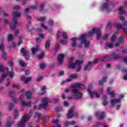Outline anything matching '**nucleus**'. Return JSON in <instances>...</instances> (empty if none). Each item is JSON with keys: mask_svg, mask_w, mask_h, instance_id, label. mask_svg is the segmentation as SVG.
I'll return each instance as SVG.
<instances>
[{"mask_svg": "<svg viewBox=\"0 0 127 127\" xmlns=\"http://www.w3.org/2000/svg\"><path fill=\"white\" fill-rule=\"evenodd\" d=\"M119 11L120 14H124V13H125V11H124V7H120L119 8Z\"/></svg>", "mask_w": 127, "mask_h": 127, "instance_id": "34", "label": "nucleus"}, {"mask_svg": "<svg viewBox=\"0 0 127 127\" xmlns=\"http://www.w3.org/2000/svg\"><path fill=\"white\" fill-rule=\"evenodd\" d=\"M69 123L70 124V126H75V125H76V122L75 121H71Z\"/></svg>", "mask_w": 127, "mask_h": 127, "instance_id": "61", "label": "nucleus"}, {"mask_svg": "<svg viewBox=\"0 0 127 127\" xmlns=\"http://www.w3.org/2000/svg\"><path fill=\"white\" fill-rule=\"evenodd\" d=\"M100 10H106L107 12H110L111 9L109 7V3H105L103 6L100 8Z\"/></svg>", "mask_w": 127, "mask_h": 127, "instance_id": "10", "label": "nucleus"}, {"mask_svg": "<svg viewBox=\"0 0 127 127\" xmlns=\"http://www.w3.org/2000/svg\"><path fill=\"white\" fill-rule=\"evenodd\" d=\"M121 100L120 99H113L111 100V106H112V107H114V105H115V104H116V103H121Z\"/></svg>", "mask_w": 127, "mask_h": 127, "instance_id": "19", "label": "nucleus"}, {"mask_svg": "<svg viewBox=\"0 0 127 127\" xmlns=\"http://www.w3.org/2000/svg\"><path fill=\"white\" fill-rule=\"evenodd\" d=\"M82 63H83V61H80L79 60H77L76 62V64L77 65V71H79V70H80V69H81V64H82Z\"/></svg>", "mask_w": 127, "mask_h": 127, "instance_id": "21", "label": "nucleus"}, {"mask_svg": "<svg viewBox=\"0 0 127 127\" xmlns=\"http://www.w3.org/2000/svg\"><path fill=\"white\" fill-rule=\"evenodd\" d=\"M23 39V37H22L21 36H19V41H18V46H19V45H20V44H21L22 43Z\"/></svg>", "mask_w": 127, "mask_h": 127, "instance_id": "32", "label": "nucleus"}, {"mask_svg": "<svg viewBox=\"0 0 127 127\" xmlns=\"http://www.w3.org/2000/svg\"><path fill=\"white\" fill-rule=\"evenodd\" d=\"M23 98H24V96H23V94H22L20 96L19 100L21 101V105L23 107H24V106H26V107H30L31 106V103L30 102H29L28 103H25L24 101H22V100H23Z\"/></svg>", "mask_w": 127, "mask_h": 127, "instance_id": "9", "label": "nucleus"}, {"mask_svg": "<svg viewBox=\"0 0 127 127\" xmlns=\"http://www.w3.org/2000/svg\"><path fill=\"white\" fill-rule=\"evenodd\" d=\"M14 113V119H17V113H18L17 110H15Z\"/></svg>", "mask_w": 127, "mask_h": 127, "instance_id": "54", "label": "nucleus"}, {"mask_svg": "<svg viewBox=\"0 0 127 127\" xmlns=\"http://www.w3.org/2000/svg\"><path fill=\"white\" fill-rule=\"evenodd\" d=\"M60 46L59 44H57L56 45L55 50L56 51H58L60 49Z\"/></svg>", "mask_w": 127, "mask_h": 127, "instance_id": "48", "label": "nucleus"}, {"mask_svg": "<svg viewBox=\"0 0 127 127\" xmlns=\"http://www.w3.org/2000/svg\"><path fill=\"white\" fill-rule=\"evenodd\" d=\"M64 125L65 127H69V126H70V122H65Z\"/></svg>", "mask_w": 127, "mask_h": 127, "instance_id": "57", "label": "nucleus"}, {"mask_svg": "<svg viewBox=\"0 0 127 127\" xmlns=\"http://www.w3.org/2000/svg\"><path fill=\"white\" fill-rule=\"evenodd\" d=\"M46 90V86L45 85L43 86L41 88V91L42 92H43L40 93V95H41V96H43V95H45V93H46V91H45Z\"/></svg>", "mask_w": 127, "mask_h": 127, "instance_id": "24", "label": "nucleus"}, {"mask_svg": "<svg viewBox=\"0 0 127 127\" xmlns=\"http://www.w3.org/2000/svg\"><path fill=\"white\" fill-rule=\"evenodd\" d=\"M71 40L72 41V47H75V46H77V41L78 40V39L76 37H72L71 39Z\"/></svg>", "mask_w": 127, "mask_h": 127, "instance_id": "17", "label": "nucleus"}, {"mask_svg": "<svg viewBox=\"0 0 127 127\" xmlns=\"http://www.w3.org/2000/svg\"><path fill=\"white\" fill-rule=\"evenodd\" d=\"M61 43L62 44H63V45H65V44H67V43H68V40L62 39L61 40Z\"/></svg>", "mask_w": 127, "mask_h": 127, "instance_id": "39", "label": "nucleus"}, {"mask_svg": "<svg viewBox=\"0 0 127 127\" xmlns=\"http://www.w3.org/2000/svg\"><path fill=\"white\" fill-rule=\"evenodd\" d=\"M111 58H113L114 60H120V59H122V57H119V56L112 54L111 57L106 56L103 57L101 59V61L102 62H104L105 61H109L111 59Z\"/></svg>", "mask_w": 127, "mask_h": 127, "instance_id": "6", "label": "nucleus"}, {"mask_svg": "<svg viewBox=\"0 0 127 127\" xmlns=\"http://www.w3.org/2000/svg\"><path fill=\"white\" fill-rule=\"evenodd\" d=\"M48 24L51 26H52V25H54V22L52 20H50L48 21Z\"/></svg>", "mask_w": 127, "mask_h": 127, "instance_id": "47", "label": "nucleus"}, {"mask_svg": "<svg viewBox=\"0 0 127 127\" xmlns=\"http://www.w3.org/2000/svg\"><path fill=\"white\" fill-rule=\"evenodd\" d=\"M63 37L64 39H67L68 38V36L67 35V33H63Z\"/></svg>", "mask_w": 127, "mask_h": 127, "instance_id": "49", "label": "nucleus"}, {"mask_svg": "<svg viewBox=\"0 0 127 127\" xmlns=\"http://www.w3.org/2000/svg\"><path fill=\"white\" fill-rule=\"evenodd\" d=\"M58 102H59V99L58 98H54L53 100V103H54V104H56V103H58Z\"/></svg>", "mask_w": 127, "mask_h": 127, "instance_id": "52", "label": "nucleus"}, {"mask_svg": "<svg viewBox=\"0 0 127 127\" xmlns=\"http://www.w3.org/2000/svg\"><path fill=\"white\" fill-rule=\"evenodd\" d=\"M21 53H22L24 56H28L29 54V51L25 50L24 48H22L21 50Z\"/></svg>", "mask_w": 127, "mask_h": 127, "instance_id": "18", "label": "nucleus"}, {"mask_svg": "<svg viewBox=\"0 0 127 127\" xmlns=\"http://www.w3.org/2000/svg\"><path fill=\"white\" fill-rule=\"evenodd\" d=\"M38 49H39V47L37 46L35 48H33V49H31L32 53V54L34 55L37 51H38Z\"/></svg>", "mask_w": 127, "mask_h": 127, "instance_id": "26", "label": "nucleus"}, {"mask_svg": "<svg viewBox=\"0 0 127 127\" xmlns=\"http://www.w3.org/2000/svg\"><path fill=\"white\" fill-rule=\"evenodd\" d=\"M39 37H40V38H44V36H45V35L43 34H40L39 35Z\"/></svg>", "mask_w": 127, "mask_h": 127, "instance_id": "63", "label": "nucleus"}, {"mask_svg": "<svg viewBox=\"0 0 127 127\" xmlns=\"http://www.w3.org/2000/svg\"><path fill=\"white\" fill-rule=\"evenodd\" d=\"M105 118V113L102 112L101 113L100 116L99 118V120H103Z\"/></svg>", "mask_w": 127, "mask_h": 127, "instance_id": "40", "label": "nucleus"}, {"mask_svg": "<svg viewBox=\"0 0 127 127\" xmlns=\"http://www.w3.org/2000/svg\"><path fill=\"white\" fill-rule=\"evenodd\" d=\"M2 59H3V60H6L7 59V55L6 54L5 52H3L2 54Z\"/></svg>", "mask_w": 127, "mask_h": 127, "instance_id": "30", "label": "nucleus"}, {"mask_svg": "<svg viewBox=\"0 0 127 127\" xmlns=\"http://www.w3.org/2000/svg\"><path fill=\"white\" fill-rule=\"evenodd\" d=\"M19 33V30H17L15 31V33H14V36H18V34Z\"/></svg>", "mask_w": 127, "mask_h": 127, "instance_id": "55", "label": "nucleus"}, {"mask_svg": "<svg viewBox=\"0 0 127 127\" xmlns=\"http://www.w3.org/2000/svg\"><path fill=\"white\" fill-rule=\"evenodd\" d=\"M74 111V107L70 108L66 114V117L67 119H72L74 117V114H73V112Z\"/></svg>", "mask_w": 127, "mask_h": 127, "instance_id": "12", "label": "nucleus"}, {"mask_svg": "<svg viewBox=\"0 0 127 127\" xmlns=\"http://www.w3.org/2000/svg\"><path fill=\"white\" fill-rule=\"evenodd\" d=\"M48 105V100L47 98H44L42 100V103L39 104V107L40 108H43L45 109Z\"/></svg>", "mask_w": 127, "mask_h": 127, "instance_id": "8", "label": "nucleus"}, {"mask_svg": "<svg viewBox=\"0 0 127 127\" xmlns=\"http://www.w3.org/2000/svg\"><path fill=\"white\" fill-rule=\"evenodd\" d=\"M64 54H61L58 57V61L60 65H61L63 63V60L64 59Z\"/></svg>", "mask_w": 127, "mask_h": 127, "instance_id": "14", "label": "nucleus"}, {"mask_svg": "<svg viewBox=\"0 0 127 127\" xmlns=\"http://www.w3.org/2000/svg\"><path fill=\"white\" fill-rule=\"evenodd\" d=\"M41 26L42 28H43L44 29H45V30H47L48 29V27H47V26L44 25V24L42 23L41 24Z\"/></svg>", "mask_w": 127, "mask_h": 127, "instance_id": "42", "label": "nucleus"}, {"mask_svg": "<svg viewBox=\"0 0 127 127\" xmlns=\"http://www.w3.org/2000/svg\"><path fill=\"white\" fill-rule=\"evenodd\" d=\"M46 19V17H41V18H37V20L38 21H42L43 22L44 21V20Z\"/></svg>", "mask_w": 127, "mask_h": 127, "instance_id": "37", "label": "nucleus"}, {"mask_svg": "<svg viewBox=\"0 0 127 127\" xmlns=\"http://www.w3.org/2000/svg\"><path fill=\"white\" fill-rule=\"evenodd\" d=\"M8 66L9 67H11V68L12 67H13V65H14V63L13 62H11V61H9L8 63Z\"/></svg>", "mask_w": 127, "mask_h": 127, "instance_id": "46", "label": "nucleus"}, {"mask_svg": "<svg viewBox=\"0 0 127 127\" xmlns=\"http://www.w3.org/2000/svg\"><path fill=\"white\" fill-rule=\"evenodd\" d=\"M43 77L42 76H39L37 79V81H38V82H39V81H41V80H42L43 79Z\"/></svg>", "mask_w": 127, "mask_h": 127, "instance_id": "59", "label": "nucleus"}, {"mask_svg": "<svg viewBox=\"0 0 127 127\" xmlns=\"http://www.w3.org/2000/svg\"><path fill=\"white\" fill-rule=\"evenodd\" d=\"M71 88H79V89H81V90H84L85 89V86L79 83H76L74 84H72L70 86Z\"/></svg>", "mask_w": 127, "mask_h": 127, "instance_id": "11", "label": "nucleus"}, {"mask_svg": "<svg viewBox=\"0 0 127 127\" xmlns=\"http://www.w3.org/2000/svg\"><path fill=\"white\" fill-rule=\"evenodd\" d=\"M92 64V63L88 62V64H86L84 66V71H87L89 69V66Z\"/></svg>", "mask_w": 127, "mask_h": 127, "instance_id": "35", "label": "nucleus"}, {"mask_svg": "<svg viewBox=\"0 0 127 127\" xmlns=\"http://www.w3.org/2000/svg\"><path fill=\"white\" fill-rule=\"evenodd\" d=\"M107 105H108V101H104L103 102V105L105 106H107Z\"/></svg>", "mask_w": 127, "mask_h": 127, "instance_id": "64", "label": "nucleus"}, {"mask_svg": "<svg viewBox=\"0 0 127 127\" xmlns=\"http://www.w3.org/2000/svg\"><path fill=\"white\" fill-rule=\"evenodd\" d=\"M92 87H93V85L90 84L88 86V87L87 89V91L89 95H90L91 99H93V98H94V96H95V95H96V98H100V96H101V94L97 93V92L96 91H92Z\"/></svg>", "mask_w": 127, "mask_h": 127, "instance_id": "5", "label": "nucleus"}, {"mask_svg": "<svg viewBox=\"0 0 127 127\" xmlns=\"http://www.w3.org/2000/svg\"><path fill=\"white\" fill-rule=\"evenodd\" d=\"M19 63L20 65H21V66H22V67H26V66H27L26 64L24 63L23 62V61H20L19 62Z\"/></svg>", "mask_w": 127, "mask_h": 127, "instance_id": "36", "label": "nucleus"}, {"mask_svg": "<svg viewBox=\"0 0 127 127\" xmlns=\"http://www.w3.org/2000/svg\"><path fill=\"white\" fill-rule=\"evenodd\" d=\"M9 95L10 97H13V96H14V91H9Z\"/></svg>", "mask_w": 127, "mask_h": 127, "instance_id": "53", "label": "nucleus"}, {"mask_svg": "<svg viewBox=\"0 0 127 127\" xmlns=\"http://www.w3.org/2000/svg\"><path fill=\"white\" fill-rule=\"evenodd\" d=\"M64 107H68V106H69V104L68 103V102H67V101H64Z\"/></svg>", "mask_w": 127, "mask_h": 127, "instance_id": "62", "label": "nucleus"}, {"mask_svg": "<svg viewBox=\"0 0 127 127\" xmlns=\"http://www.w3.org/2000/svg\"><path fill=\"white\" fill-rule=\"evenodd\" d=\"M21 81L26 84L28 83V82H30V81H31V77H28L27 78H25V77L23 75L21 76Z\"/></svg>", "mask_w": 127, "mask_h": 127, "instance_id": "13", "label": "nucleus"}, {"mask_svg": "<svg viewBox=\"0 0 127 127\" xmlns=\"http://www.w3.org/2000/svg\"><path fill=\"white\" fill-rule=\"evenodd\" d=\"M36 117H38V118H40V117H41V114L39 112H37L35 114Z\"/></svg>", "mask_w": 127, "mask_h": 127, "instance_id": "60", "label": "nucleus"}, {"mask_svg": "<svg viewBox=\"0 0 127 127\" xmlns=\"http://www.w3.org/2000/svg\"><path fill=\"white\" fill-rule=\"evenodd\" d=\"M69 78H71L72 80H73V79H77L78 78V75H77V74H73L69 75Z\"/></svg>", "mask_w": 127, "mask_h": 127, "instance_id": "31", "label": "nucleus"}, {"mask_svg": "<svg viewBox=\"0 0 127 127\" xmlns=\"http://www.w3.org/2000/svg\"><path fill=\"white\" fill-rule=\"evenodd\" d=\"M13 87L16 88V89H17V90H19V89H20V86H19L18 84H13Z\"/></svg>", "mask_w": 127, "mask_h": 127, "instance_id": "43", "label": "nucleus"}, {"mask_svg": "<svg viewBox=\"0 0 127 127\" xmlns=\"http://www.w3.org/2000/svg\"><path fill=\"white\" fill-rule=\"evenodd\" d=\"M46 68V64H40V68L42 69V70H44V69H45Z\"/></svg>", "mask_w": 127, "mask_h": 127, "instance_id": "41", "label": "nucleus"}, {"mask_svg": "<svg viewBox=\"0 0 127 127\" xmlns=\"http://www.w3.org/2000/svg\"><path fill=\"white\" fill-rule=\"evenodd\" d=\"M108 78V77H107V76H105L103 77L102 81L100 80L99 82V84L100 86H102V85H103V84H104V83H106V82H107V79Z\"/></svg>", "mask_w": 127, "mask_h": 127, "instance_id": "25", "label": "nucleus"}, {"mask_svg": "<svg viewBox=\"0 0 127 127\" xmlns=\"http://www.w3.org/2000/svg\"><path fill=\"white\" fill-rule=\"evenodd\" d=\"M26 96L27 99H32V97H31V93H30L29 91H27L26 92Z\"/></svg>", "mask_w": 127, "mask_h": 127, "instance_id": "33", "label": "nucleus"}, {"mask_svg": "<svg viewBox=\"0 0 127 127\" xmlns=\"http://www.w3.org/2000/svg\"><path fill=\"white\" fill-rule=\"evenodd\" d=\"M95 33H96L97 39H98V40H100V39H104L105 40L109 37V34H106L102 38L101 29H100V28H95L92 29V32L84 34L79 37V40L81 42V44H84L85 48H89V46H90V41L86 40V38H87V37H91V36L95 34Z\"/></svg>", "mask_w": 127, "mask_h": 127, "instance_id": "1", "label": "nucleus"}, {"mask_svg": "<svg viewBox=\"0 0 127 127\" xmlns=\"http://www.w3.org/2000/svg\"><path fill=\"white\" fill-rule=\"evenodd\" d=\"M74 59H75V58L74 57H71L70 58V60H69V63H73V61H74Z\"/></svg>", "mask_w": 127, "mask_h": 127, "instance_id": "58", "label": "nucleus"}, {"mask_svg": "<svg viewBox=\"0 0 127 127\" xmlns=\"http://www.w3.org/2000/svg\"><path fill=\"white\" fill-rule=\"evenodd\" d=\"M72 78L69 77L68 79L63 81L62 84L64 85V84H66V83H70V82H72Z\"/></svg>", "mask_w": 127, "mask_h": 127, "instance_id": "29", "label": "nucleus"}, {"mask_svg": "<svg viewBox=\"0 0 127 127\" xmlns=\"http://www.w3.org/2000/svg\"><path fill=\"white\" fill-rule=\"evenodd\" d=\"M120 19L123 22L124 26H126V27H127V21H125V17L121 16L120 17Z\"/></svg>", "mask_w": 127, "mask_h": 127, "instance_id": "22", "label": "nucleus"}, {"mask_svg": "<svg viewBox=\"0 0 127 127\" xmlns=\"http://www.w3.org/2000/svg\"><path fill=\"white\" fill-rule=\"evenodd\" d=\"M14 75V72L11 70V72H8V73L3 74L2 75L1 77L0 78V84H1L6 77H9V78H12Z\"/></svg>", "mask_w": 127, "mask_h": 127, "instance_id": "7", "label": "nucleus"}, {"mask_svg": "<svg viewBox=\"0 0 127 127\" xmlns=\"http://www.w3.org/2000/svg\"><path fill=\"white\" fill-rule=\"evenodd\" d=\"M13 109V105L12 104H10L9 106V111H12V110Z\"/></svg>", "mask_w": 127, "mask_h": 127, "instance_id": "56", "label": "nucleus"}, {"mask_svg": "<svg viewBox=\"0 0 127 127\" xmlns=\"http://www.w3.org/2000/svg\"><path fill=\"white\" fill-rule=\"evenodd\" d=\"M117 39V36L114 34L111 37V41H115Z\"/></svg>", "mask_w": 127, "mask_h": 127, "instance_id": "44", "label": "nucleus"}, {"mask_svg": "<svg viewBox=\"0 0 127 127\" xmlns=\"http://www.w3.org/2000/svg\"><path fill=\"white\" fill-rule=\"evenodd\" d=\"M8 40H12V39H13V35L11 34H9L8 36Z\"/></svg>", "mask_w": 127, "mask_h": 127, "instance_id": "51", "label": "nucleus"}, {"mask_svg": "<svg viewBox=\"0 0 127 127\" xmlns=\"http://www.w3.org/2000/svg\"><path fill=\"white\" fill-rule=\"evenodd\" d=\"M37 6H38V3L36 2L35 5L31 6L30 8H26L25 12H27V11L30 10V9H33V10H34V9H36V8H37Z\"/></svg>", "mask_w": 127, "mask_h": 127, "instance_id": "15", "label": "nucleus"}, {"mask_svg": "<svg viewBox=\"0 0 127 127\" xmlns=\"http://www.w3.org/2000/svg\"><path fill=\"white\" fill-rule=\"evenodd\" d=\"M71 91L73 95L68 97L69 100H72L73 99L74 100H80L83 97V94L79 92V90L77 89H72L71 90Z\"/></svg>", "mask_w": 127, "mask_h": 127, "instance_id": "2", "label": "nucleus"}, {"mask_svg": "<svg viewBox=\"0 0 127 127\" xmlns=\"http://www.w3.org/2000/svg\"><path fill=\"white\" fill-rule=\"evenodd\" d=\"M112 88L108 87L106 91L108 95H115V93H116V91L115 90H111Z\"/></svg>", "mask_w": 127, "mask_h": 127, "instance_id": "16", "label": "nucleus"}, {"mask_svg": "<svg viewBox=\"0 0 127 127\" xmlns=\"http://www.w3.org/2000/svg\"><path fill=\"white\" fill-rule=\"evenodd\" d=\"M12 125V123H10L9 122H7V123L6 124V127H11V126Z\"/></svg>", "mask_w": 127, "mask_h": 127, "instance_id": "50", "label": "nucleus"}, {"mask_svg": "<svg viewBox=\"0 0 127 127\" xmlns=\"http://www.w3.org/2000/svg\"><path fill=\"white\" fill-rule=\"evenodd\" d=\"M115 26H116L117 28L118 29H121L122 28H123L124 31L125 33H127V30L126 28H123V26L120 24H115Z\"/></svg>", "mask_w": 127, "mask_h": 127, "instance_id": "20", "label": "nucleus"}, {"mask_svg": "<svg viewBox=\"0 0 127 127\" xmlns=\"http://www.w3.org/2000/svg\"><path fill=\"white\" fill-rule=\"evenodd\" d=\"M76 65H77V64H76V62L75 64V63H69V65H68V68L69 69H74L75 68V67L76 66Z\"/></svg>", "mask_w": 127, "mask_h": 127, "instance_id": "28", "label": "nucleus"}, {"mask_svg": "<svg viewBox=\"0 0 127 127\" xmlns=\"http://www.w3.org/2000/svg\"><path fill=\"white\" fill-rule=\"evenodd\" d=\"M5 50V48L4 47V45H3V44H0V50L1 51H4Z\"/></svg>", "mask_w": 127, "mask_h": 127, "instance_id": "38", "label": "nucleus"}, {"mask_svg": "<svg viewBox=\"0 0 127 127\" xmlns=\"http://www.w3.org/2000/svg\"><path fill=\"white\" fill-rule=\"evenodd\" d=\"M115 46L114 43H106V47L107 48H113Z\"/></svg>", "mask_w": 127, "mask_h": 127, "instance_id": "23", "label": "nucleus"}, {"mask_svg": "<svg viewBox=\"0 0 127 127\" xmlns=\"http://www.w3.org/2000/svg\"><path fill=\"white\" fill-rule=\"evenodd\" d=\"M20 13L18 11H15L13 13V21L14 24H12L10 25V28L11 29V30H14V29L16 28V23H17V20L16 19L20 16Z\"/></svg>", "mask_w": 127, "mask_h": 127, "instance_id": "3", "label": "nucleus"}, {"mask_svg": "<svg viewBox=\"0 0 127 127\" xmlns=\"http://www.w3.org/2000/svg\"><path fill=\"white\" fill-rule=\"evenodd\" d=\"M30 117L28 116L24 115L21 121L17 125L18 127H25V123L28 122Z\"/></svg>", "mask_w": 127, "mask_h": 127, "instance_id": "4", "label": "nucleus"}, {"mask_svg": "<svg viewBox=\"0 0 127 127\" xmlns=\"http://www.w3.org/2000/svg\"><path fill=\"white\" fill-rule=\"evenodd\" d=\"M50 47V40H47L45 44V48L46 49H49Z\"/></svg>", "mask_w": 127, "mask_h": 127, "instance_id": "27", "label": "nucleus"}, {"mask_svg": "<svg viewBox=\"0 0 127 127\" xmlns=\"http://www.w3.org/2000/svg\"><path fill=\"white\" fill-rule=\"evenodd\" d=\"M44 57V54L43 53H41L40 55H39L38 56H37V58L39 59H42V58H43Z\"/></svg>", "mask_w": 127, "mask_h": 127, "instance_id": "45", "label": "nucleus"}]
</instances>
